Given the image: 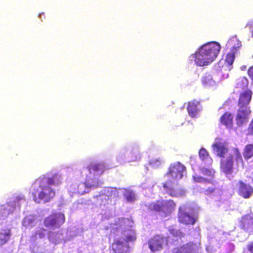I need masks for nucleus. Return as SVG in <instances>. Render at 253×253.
Here are the masks:
<instances>
[{"instance_id": "nucleus-1", "label": "nucleus", "mask_w": 253, "mask_h": 253, "mask_svg": "<svg viewBox=\"0 0 253 253\" xmlns=\"http://www.w3.org/2000/svg\"><path fill=\"white\" fill-rule=\"evenodd\" d=\"M133 222L128 218H119L111 225V236L114 237L112 245L115 253H126L129 250V242L136 239Z\"/></svg>"}, {"instance_id": "nucleus-2", "label": "nucleus", "mask_w": 253, "mask_h": 253, "mask_svg": "<svg viewBox=\"0 0 253 253\" xmlns=\"http://www.w3.org/2000/svg\"><path fill=\"white\" fill-rule=\"evenodd\" d=\"M63 180L62 175L55 173L52 176L49 173L42 175L37 178L31 186L30 194L33 200L39 203L42 200L49 202L55 195L53 187L60 185Z\"/></svg>"}, {"instance_id": "nucleus-3", "label": "nucleus", "mask_w": 253, "mask_h": 253, "mask_svg": "<svg viewBox=\"0 0 253 253\" xmlns=\"http://www.w3.org/2000/svg\"><path fill=\"white\" fill-rule=\"evenodd\" d=\"M186 168L180 162L172 164L166 174L168 181L163 184L164 191L171 197H180L185 194V191L181 188L175 186L177 180L182 178L185 172Z\"/></svg>"}, {"instance_id": "nucleus-4", "label": "nucleus", "mask_w": 253, "mask_h": 253, "mask_svg": "<svg viewBox=\"0 0 253 253\" xmlns=\"http://www.w3.org/2000/svg\"><path fill=\"white\" fill-rule=\"evenodd\" d=\"M89 173L87 176L85 183H81L77 186V188L72 191L80 195L88 193L90 189L100 186L102 183L98 181V177L106 169L103 163H92L86 167Z\"/></svg>"}, {"instance_id": "nucleus-5", "label": "nucleus", "mask_w": 253, "mask_h": 253, "mask_svg": "<svg viewBox=\"0 0 253 253\" xmlns=\"http://www.w3.org/2000/svg\"><path fill=\"white\" fill-rule=\"evenodd\" d=\"M220 48L221 46L217 42L207 43L200 47L194 54H191L189 60L194 61L198 66H207L216 58Z\"/></svg>"}, {"instance_id": "nucleus-6", "label": "nucleus", "mask_w": 253, "mask_h": 253, "mask_svg": "<svg viewBox=\"0 0 253 253\" xmlns=\"http://www.w3.org/2000/svg\"><path fill=\"white\" fill-rule=\"evenodd\" d=\"M25 203L26 200L23 195L14 196L8 202L0 206V219H4L14 211H19L21 205Z\"/></svg>"}, {"instance_id": "nucleus-7", "label": "nucleus", "mask_w": 253, "mask_h": 253, "mask_svg": "<svg viewBox=\"0 0 253 253\" xmlns=\"http://www.w3.org/2000/svg\"><path fill=\"white\" fill-rule=\"evenodd\" d=\"M235 161L237 167L243 166V159L238 149L236 148H232L229 154V156L225 160L221 161V169L222 172L227 175H230L233 172V162Z\"/></svg>"}, {"instance_id": "nucleus-8", "label": "nucleus", "mask_w": 253, "mask_h": 253, "mask_svg": "<svg viewBox=\"0 0 253 253\" xmlns=\"http://www.w3.org/2000/svg\"><path fill=\"white\" fill-rule=\"evenodd\" d=\"M175 206L172 200H162L152 203L149 206V209L159 212L162 216L166 217L172 212Z\"/></svg>"}, {"instance_id": "nucleus-9", "label": "nucleus", "mask_w": 253, "mask_h": 253, "mask_svg": "<svg viewBox=\"0 0 253 253\" xmlns=\"http://www.w3.org/2000/svg\"><path fill=\"white\" fill-rule=\"evenodd\" d=\"M197 217V212L187 205L180 206L178 212V220L184 224H194Z\"/></svg>"}, {"instance_id": "nucleus-10", "label": "nucleus", "mask_w": 253, "mask_h": 253, "mask_svg": "<svg viewBox=\"0 0 253 253\" xmlns=\"http://www.w3.org/2000/svg\"><path fill=\"white\" fill-rule=\"evenodd\" d=\"M119 195V192L115 188H106L104 189L103 193L96 197V204L100 206H106L111 202V199L117 197Z\"/></svg>"}, {"instance_id": "nucleus-11", "label": "nucleus", "mask_w": 253, "mask_h": 253, "mask_svg": "<svg viewBox=\"0 0 253 253\" xmlns=\"http://www.w3.org/2000/svg\"><path fill=\"white\" fill-rule=\"evenodd\" d=\"M46 234V230L43 228L39 227L33 232L30 240V248L32 251L36 253H41L42 252L39 250L38 245L40 243L41 240L44 238Z\"/></svg>"}, {"instance_id": "nucleus-12", "label": "nucleus", "mask_w": 253, "mask_h": 253, "mask_svg": "<svg viewBox=\"0 0 253 253\" xmlns=\"http://www.w3.org/2000/svg\"><path fill=\"white\" fill-rule=\"evenodd\" d=\"M170 243L169 237V240L160 235H156L152 238L148 242L150 249L153 252L161 250L163 246L168 243Z\"/></svg>"}, {"instance_id": "nucleus-13", "label": "nucleus", "mask_w": 253, "mask_h": 253, "mask_svg": "<svg viewBox=\"0 0 253 253\" xmlns=\"http://www.w3.org/2000/svg\"><path fill=\"white\" fill-rule=\"evenodd\" d=\"M65 216L61 213H56L49 215L44 219L45 226L59 227L64 223Z\"/></svg>"}, {"instance_id": "nucleus-14", "label": "nucleus", "mask_w": 253, "mask_h": 253, "mask_svg": "<svg viewBox=\"0 0 253 253\" xmlns=\"http://www.w3.org/2000/svg\"><path fill=\"white\" fill-rule=\"evenodd\" d=\"M239 107L236 121L237 125L241 126L248 122L251 111L248 107Z\"/></svg>"}, {"instance_id": "nucleus-15", "label": "nucleus", "mask_w": 253, "mask_h": 253, "mask_svg": "<svg viewBox=\"0 0 253 253\" xmlns=\"http://www.w3.org/2000/svg\"><path fill=\"white\" fill-rule=\"evenodd\" d=\"M199 244L189 242L180 248L173 250L172 253H196L199 251Z\"/></svg>"}, {"instance_id": "nucleus-16", "label": "nucleus", "mask_w": 253, "mask_h": 253, "mask_svg": "<svg viewBox=\"0 0 253 253\" xmlns=\"http://www.w3.org/2000/svg\"><path fill=\"white\" fill-rule=\"evenodd\" d=\"M234 42H237V45L233 46V50L232 52L229 53L226 55L225 59V62L229 66V70H231V67H230V66L232 65L235 58L234 54L233 52L234 50H236L237 48H239L241 46V43L239 41H238L237 39L235 38H233L229 40L227 43V46H229L232 45V44Z\"/></svg>"}, {"instance_id": "nucleus-17", "label": "nucleus", "mask_w": 253, "mask_h": 253, "mask_svg": "<svg viewBox=\"0 0 253 253\" xmlns=\"http://www.w3.org/2000/svg\"><path fill=\"white\" fill-rule=\"evenodd\" d=\"M65 231L61 230L57 232H50L48 234V238L50 242L56 245L61 243L63 242H66L68 239L65 238L64 236Z\"/></svg>"}, {"instance_id": "nucleus-18", "label": "nucleus", "mask_w": 253, "mask_h": 253, "mask_svg": "<svg viewBox=\"0 0 253 253\" xmlns=\"http://www.w3.org/2000/svg\"><path fill=\"white\" fill-rule=\"evenodd\" d=\"M129 146L122 147L116 156V160L120 164L129 162Z\"/></svg>"}, {"instance_id": "nucleus-19", "label": "nucleus", "mask_w": 253, "mask_h": 253, "mask_svg": "<svg viewBox=\"0 0 253 253\" xmlns=\"http://www.w3.org/2000/svg\"><path fill=\"white\" fill-rule=\"evenodd\" d=\"M141 157L142 153L138 144H134L129 146V162L139 161L141 160Z\"/></svg>"}, {"instance_id": "nucleus-20", "label": "nucleus", "mask_w": 253, "mask_h": 253, "mask_svg": "<svg viewBox=\"0 0 253 253\" xmlns=\"http://www.w3.org/2000/svg\"><path fill=\"white\" fill-rule=\"evenodd\" d=\"M240 226L248 232H253V214L244 216L241 221Z\"/></svg>"}, {"instance_id": "nucleus-21", "label": "nucleus", "mask_w": 253, "mask_h": 253, "mask_svg": "<svg viewBox=\"0 0 253 253\" xmlns=\"http://www.w3.org/2000/svg\"><path fill=\"white\" fill-rule=\"evenodd\" d=\"M201 106L200 102L197 100L189 102L187 110L189 115L192 118L196 117L200 113Z\"/></svg>"}, {"instance_id": "nucleus-22", "label": "nucleus", "mask_w": 253, "mask_h": 253, "mask_svg": "<svg viewBox=\"0 0 253 253\" xmlns=\"http://www.w3.org/2000/svg\"><path fill=\"white\" fill-rule=\"evenodd\" d=\"M213 153L217 156L223 157L228 152L227 144L222 142H215L212 144Z\"/></svg>"}, {"instance_id": "nucleus-23", "label": "nucleus", "mask_w": 253, "mask_h": 253, "mask_svg": "<svg viewBox=\"0 0 253 253\" xmlns=\"http://www.w3.org/2000/svg\"><path fill=\"white\" fill-rule=\"evenodd\" d=\"M252 98V92L250 90H246L241 93L238 106L248 107Z\"/></svg>"}, {"instance_id": "nucleus-24", "label": "nucleus", "mask_w": 253, "mask_h": 253, "mask_svg": "<svg viewBox=\"0 0 253 253\" xmlns=\"http://www.w3.org/2000/svg\"><path fill=\"white\" fill-rule=\"evenodd\" d=\"M239 193L240 195L245 198H248L253 193V189L248 184H245L242 182H240Z\"/></svg>"}, {"instance_id": "nucleus-25", "label": "nucleus", "mask_w": 253, "mask_h": 253, "mask_svg": "<svg viewBox=\"0 0 253 253\" xmlns=\"http://www.w3.org/2000/svg\"><path fill=\"white\" fill-rule=\"evenodd\" d=\"M37 223L36 216L33 214L26 216L22 220V225L26 228H31Z\"/></svg>"}, {"instance_id": "nucleus-26", "label": "nucleus", "mask_w": 253, "mask_h": 253, "mask_svg": "<svg viewBox=\"0 0 253 253\" xmlns=\"http://www.w3.org/2000/svg\"><path fill=\"white\" fill-rule=\"evenodd\" d=\"M204 193L207 196H209L212 198L218 199L221 195V191L212 185L203 191Z\"/></svg>"}, {"instance_id": "nucleus-27", "label": "nucleus", "mask_w": 253, "mask_h": 253, "mask_svg": "<svg viewBox=\"0 0 253 253\" xmlns=\"http://www.w3.org/2000/svg\"><path fill=\"white\" fill-rule=\"evenodd\" d=\"M233 116L231 113H225L220 118V122L227 128H231L233 126Z\"/></svg>"}, {"instance_id": "nucleus-28", "label": "nucleus", "mask_w": 253, "mask_h": 253, "mask_svg": "<svg viewBox=\"0 0 253 253\" xmlns=\"http://www.w3.org/2000/svg\"><path fill=\"white\" fill-rule=\"evenodd\" d=\"M203 84L205 86H213L215 84V81L210 73H206L202 78Z\"/></svg>"}, {"instance_id": "nucleus-29", "label": "nucleus", "mask_w": 253, "mask_h": 253, "mask_svg": "<svg viewBox=\"0 0 253 253\" xmlns=\"http://www.w3.org/2000/svg\"><path fill=\"white\" fill-rule=\"evenodd\" d=\"M122 192L124 194L126 200L128 202H133L136 200V195L134 192L126 190V189H120Z\"/></svg>"}, {"instance_id": "nucleus-30", "label": "nucleus", "mask_w": 253, "mask_h": 253, "mask_svg": "<svg viewBox=\"0 0 253 253\" xmlns=\"http://www.w3.org/2000/svg\"><path fill=\"white\" fill-rule=\"evenodd\" d=\"M10 236L9 229L2 230L0 233V241L1 244H5L9 239Z\"/></svg>"}, {"instance_id": "nucleus-31", "label": "nucleus", "mask_w": 253, "mask_h": 253, "mask_svg": "<svg viewBox=\"0 0 253 253\" xmlns=\"http://www.w3.org/2000/svg\"><path fill=\"white\" fill-rule=\"evenodd\" d=\"M199 157L202 161H206L207 163L210 164L212 160L209 157V154L207 150L204 148H201L199 152Z\"/></svg>"}, {"instance_id": "nucleus-32", "label": "nucleus", "mask_w": 253, "mask_h": 253, "mask_svg": "<svg viewBox=\"0 0 253 253\" xmlns=\"http://www.w3.org/2000/svg\"><path fill=\"white\" fill-rule=\"evenodd\" d=\"M248 84V81L246 78L241 77L237 80L236 88L245 89Z\"/></svg>"}, {"instance_id": "nucleus-33", "label": "nucleus", "mask_w": 253, "mask_h": 253, "mask_svg": "<svg viewBox=\"0 0 253 253\" xmlns=\"http://www.w3.org/2000/svg\"><path fill=\"white\" fill-rule=\"evenodd\" d=\"M244 158L246 159L251 158L253 156V145L249 144L245 148L244 152Z\"/></svg>"}, {"instance_id": "nucleus-34", "label": "nucleus", "mask_w": 253, "mask_h": 253, "mask_svg": "<svg viewBox=\"0 0 253 253\" xmlns=\"http://www.w3.org/2000/svg\"><path fill=\"white\" fill-rule=\"evenodd\" d=\"M193 179L194 182L201 183H211V179H207L204 178L201 176H199L198 175H193Z\"/></svg>"}, {"instance_id": "nucleus-35", "label": "nucleus", "mask_w": 253, "mask_h": 253, "mask_svg": "<svg viewBox=\"0 0 253 253\" xmlns=\"http://www.w3.org/2000/svg\"><path fill=\"white\" fill-rule=\"evenodd\" d=\"M169 231L170 234L174 237H181L183 236L182 233L179 230L174 228L173 227H169Z\"/></svg>"}, {"instance_id": "nucleus-36", "label": "nucleus", "mask_w": 253, "mask_h": 253, "mask_svg": "<svg viewBox=\"0 0 253 253\" xmlns=\"http://www.w3.org/2000/svg\"><path fill=\"white\" fill-rule=\"evenodd\" d=\"M201 172L205 175L212 177L214 174V170L211 169L202 168L200 169Z\"/></svg>"}, {"instance_id": "nucleus-37", "label": "nucleus", "mask_w": 253, "mask_h": 253, "mask_svg": "<svg viewBox=\"0 0 253 253\" xmlns=\"http://www.w3.org/2000/svg\"><path fill=\"white\" fill-rule=\"evenodd\" d=\"M163 162V160L159 158L151 160L150 161L149 164L153 168H157L161 166Z\"/></svg>"}, {"instance_id": "nucleus-38", "label": "nucleus", "mask_w": 253, "mask_h": 253, "mask_svg": "<svg viewBox=\"0 0 253 253\" xmlns=\"http://www.w3.org/2000/svg\"><path fill=\"white\" fill-rule=\"evenodd\" d=\"M243 253H253V242L247 245L244 248Z\"/></svg>"}, {"instance_id": "nucleus-39", "label": "nucleus", "mask_w": 253, "mask_h": 253, "mask_svg": "<svg viewBox=\"0 0 253 253\" xmlns=\"http://www.w3.org/2000/svg\"><path fill=\"white\" fill-rule=\"evenodd\" d=\"M246 26L249 28L251 30L252 37H253V19L249 21Z\"/></svg>"}, {"instance_id": "nucleus-40", "label": "nucleus", "mask_w": 253, "mask_h": 253, "mask_svg": "<svg viewBox=\"0 0 253 253\" xmlns=\"http://www.w3.org/2000/svg\"><path fill=\"white\" fill-rule=\"evenodd\" d=\"M248 133L250 134H253V120L251 122L250 124L249 128H248Z\"/></svg>"}, {"instance_id": "nucleus-41", "label": "nucleus", "mask_w": 253, "mask_h": 253, "mask_svg": "<svg viewBox=\"0 0 253 253\" xmlns=\"http://www.w3.org/2000/svg\"><path fill=\"white\" fill-rule=\"evenodd\" d=\"M248 74L253 79V66L249 69Z\"/></svg>"}, {"instance_id": "nucleus-42", "label": "nucleus", "mask_w": 253, "mask_h": 253, "mask_svg": "<svg viewBox=\"0 0 253 253\" xmlns=\"http://www.w3.org/2000/svg\"><path fill=\"white\" fill-rule=\"evenodd\" d=\"M228 74H227L226 76L223 75V78H226L228 77Z\"/></svg>"}, {"instance_id": "nucleus-43", "label": "nucleus", "mask_w": 253, "mask_h": 253, "mask_svg": "<svg viewBox=\"0 0 253 253\" xmlns=\"http://www.w3.org/2000/svg\"><path fill=\"white\" fill-rule=\"evenodd\" d=\"M43 14H44V13H42L40 14L39 15V17H40V18H41V17L42 15H43Z\"/></svg>"}, {"instance_id": "nucleus-44", "label": "nucleus", "mask_w": 253, "mask_h": 253, "mask_svg": "<svg viewBox=\"0 0 253 253\" xmlns=\"http://www.w3.org/2000/svg\"><path fill=\"white\" fill-rule=\"evenodd\" d=\"M245 68H246V67H245V66H244V67H241L242 70H244Z\"/></svg>"}, {"instance_id": "nucleus-45", "label": "nucleus", "mask_w": 253, "mask_h": 253, "mask_svg": "<svg viewBox=\"0 0 253 253\" xmlns=\"http://www.w3.org/2000/svg\"><path fill=\"white\" fill-rule=\"evenodd\" d=\"M230 246L232 247V248L234 249V245H230Z\"/></svg>"}]
</instances>
